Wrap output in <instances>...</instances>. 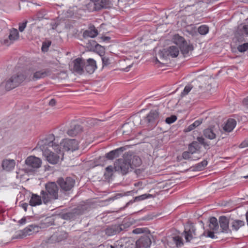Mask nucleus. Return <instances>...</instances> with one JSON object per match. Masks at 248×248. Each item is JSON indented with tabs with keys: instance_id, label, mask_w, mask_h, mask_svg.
I'll return each instance as SVG.
<instances>
[{
	"instance_id": "7ed1b4c3",
	"label": "nucleus",
	"mask_w": 248,
	"mask_h": 248,
	"mask_svg": "<svg viewBox=\"0 0 248 248\" xmlns=\"http://www.w3.org/2000/svg\"><path fill=\"white\" fill-rule=\"evenodd\" d=\"M131 225L130 222L124 220L121 224L108 226L104 232L107 235L111 236L127 231Z\"/></svg>"
},
{
	"instance_id": "423d86ee",
	"label": "nucleus",
	"mask_w": 248,
	"mask_h": 248,
	"mask_svg": "<svg viewBox=\"0 0 248 248\" xmlns=\"http://www.w3.org/2000/svg\"><path fill=\"white\" fill-rule=\"evenodd\" d=\"M158 110H151L141 121L143 124L148 126H155L159 121Z\"/></svg>"
},
{
	"instance_id": "052dcab7",
	"label": "nucleus",
	"mask_w": 248,
	"mask_h": 248,
	"mask_svg": "<svg viewBox=\"0 0 248 248\" xmlns=\"http://www.w3.org/2000/svg\"><path fill=\"white\" fill-rule=\"evenodd\" d=\"M43 16V15L42 13V12H39L37 13L36 16L34 17V19L36 20L37 19L42 18Z\"/></svg>"
},
{
	"instance_id": "13d9d810",
	"label": "nucleus",
	"mask_w": 248,
	"mask_h": 248,
	"mask_svg": "<svg viewBox=\"0 0 248 248\" xmlns=\"http://www.w3.org/2000/svg\"><path fill=\"white\" fill-rule=\"evenodd\" d=\"M243 104L244 106L248 108V96L243 99Z\"/></svg>"
},
{
	"instance_id": "a18cd8bd",
	"label": "nucleus",
	"mask_w": 248,
	"mask_h": 248,
	"mask_svg": "<svg viewBox=\"0 0 248 248\" xmlns=\"http://www.w3.org/2000/svg\"><path fill=\"white\" fill-rule=\"evenodd\" d=\"M51 44V42L49 40L43 42L41 48L42 51L46 52L48 50V47L50 46Z\"/></svg>"
},
{
	"instance_id": "4c0bfd02",
	"label": "nucleus",
	"mask_w": 248,
	"mask_h": 248,
	"mask_svg": "<svg viewBox=\"0 0 248 248\" xmlns=\"http://www.w3.org/2000/svg\"><path fill=\"white\" fill-rule=\"evenodd\" d=\"M114 169V167L111 165L106 168L104 174L105 179H109L112 176Z\"/></svg>"
},
{
	"instance_id": "3c124183",
	"label": "nucleus",
	"mask_w": 248,
	"mask_h": 248,
	"mask_svg": "<svg viewBox=\"0 0 248 248\" xmlns=\"http://www.w3.org/2000/svg\"><path fill=\"white\" fill-rule=\"evenodd\" d=\"M240 148H244L248 147V138L245 139L242 143L239 145Z\"/></svg>"
},
{
	"instance_id": "4d7b16f0",
	"label": "nucleus",
	"mask_w": 248,
	"mask_h": 248,
	"mask_svg": "<svg viewBox=\"0 0 248 248\" xmlns=\"http://www.w3.org/2000/svg\"><path fill=\"white\" fill-rule=\"evenodd\" d=\"M207 236L210 237L211 238H215V235H214V232L211 231H208Z\"/></svg>"
},
{
	"instance_id": "f3484780",
	"label": "nucleus",
	"mask_w": 248,
	"mask_h": 248,
	"mask_svg": "<svg viewBox=\"0 0 248 248\" xmlns=\"http://www.w3.org/2000/svg\"><path fill=\"white\" fill-rule=\"evenodd\" d=\"M73 71L81 75L84 72V64L85 61L81 58H78L73 61Z\"/></svg>"
},
{
	"instance_id": "6e6552de",
	"label": "nucleus",
	"mask_w": 248,
	"mask_h": 248,
	"mask_svg": "<svg viewBox=\"0 0 248 248\" xmlns=\"http://www.w3.org/2000/svg\"><path fill=\"white\" fill-rule=\"evenodd\" d=\"M57 182L61 188V191H64L70 190L75 184V179L70 177H67L65 179L60 178Z\"/></svg>"
},
{
	"instance_id": "f03ea898",
	"label": "nucleus",
	"mask_w": 248,
	"mask_h": 248,
	"mask_svg": "<svg viewBox=\"0 0 248 248\" xmlns=\"http://www.w3.org/2000/svg\"><path fill=\"white\" fill-rule=\"evenodd\" d=\"M37 145L42 152L46 150H49L48 148L51 147L57 154L62 155L63 154L61 153L59 143L56 141L55 136L52 134H49L44 139L39 141Z\"/></svg>"
},
{
	"instance_id": "e2e57ef3",
	"label": "nucleus",
	"mask_w": 248,
	"mask_h": 248,
	"mask_svg": "<svg viewBox=\"0 0 248 248\" xmlns=\"http://www.w3.org/2000/svg\"><path fill=\"white\" fill-rule=\"evenodd\" d=\"M243 29L244 31L245 32L248 34V25H245L243 26Z\"/></svg>"
},
{
	"instance_id": "680f3d73",
	"label": "nucleus",
	"mask_w": 248,
	"mask_h": 248,
	"mask_svg": "<svg viewBox=\"0 0 248 248\" xmlns=\"http://www.w3.org/2000/svg\"><path fill=\"white\" fill-rule=\"evenodd\" d=\"M56 104V100L54 99H51L49 102V105L50 106H54Z\"/></svg>"
},
{
	"instance_id": "0e129e2a",
	"label": "nucleus",
	"mask_w": 248,
	"mask_h": 248,
	"mask_svg": "<svg viewBox=\"0 0 248 248\" xmlns=\"http://www.w3.org/2000/svg\"><path fill=\"white\" fill-rule=\"evenodd\" d=\"M28 206V204L27 203H24L22 204V207L24 209L25 211H27Z\"/></svg>"
},
{
	"instance_id": "864d4df0",
	"label": "nucleus",
	"mask_w": 248,
	"mask_h": 248,
	"mask_svg": "<svg viewBox=\"0 0 248 248\" xmlns=\"http://www.w3.org/2000/svg\"><path fill=\"white\" fill-rule=\"evenodd\" d=\"M191 153L188 151H185L182 154V157L185 159H188L191 158Z\"/></svg>"
},
{
	"instance_id": "c85d7f7f",
	"label": "nucleus",
	"mask_w": 248,
	"mask_h": 248,
	"mask_svg": "<svg viewBox=\"0 0 248 248\" xmlns=\"http://www.w3.org/2000/svg\"><path fill=\"white\" fill-rule=\"evenodd\" d=\"M98 34V31L94 26H91L89 30L85 31L83 33V37L84 38L91 37L94 38Z\"/></svg>"
},
{
	"instance_id": "2f4dec72",
	"label": "nucleus",
	"mask_w": 248,
	"mask_h": 248,
	"mask_svg": "<svg viewBox=\"0 0 248 248\" xmlns=\"http://www.w3.org/2000/svg\"><path fill=\"white\" fill-rule=\"evenodd\" d=\"M41 198V196L36 194H32L29 202V204L31 206H35L41 204L42 202Z\"/></svg>"
},
{
	"instance_id": "f257e3e1",
	"label": "nucleus",
	"mask_w": 248,
	"mask_h": 248,
	"mask_svg": "<svg viewBox=\"0 0 248 248\" xmlns=\"http://www.w3.org/2000/svg\"><path fill=\"white\" fill-rule=\"evenodd\" d=\"M45 190H42L41 194L45 204L61 198L59 187L55 182H48L45 185Z\"/></svg>"
},
{
	"instance_id": "ea45409f",
	"label": "nucleus",
	"mask_w": 248,
	"mask_h": 248,
	"mask_svg": "<svg viewBox=\"0 0 248 248\" xmlns=\"http://www.w3.org/2000/svg\"><path fill=\"white\" fill-rule=\"evenodd\" d=\"M202 119H199L195 121L193 124H190L186 128V132L190 131L200 125L202 123Z\"/></svg>"
},
{
	"instance_id": "0eeeda50",
	"label": "nucleus",
	"mask_w": 248,
	"mask_h": 248,
	"mask_svg": "<svg viewBox=\"0 0 248 248\" xmlns=\"http://www.w3.org/2000/svg\"><path fill=\"white\" fill-rule=\"evenodd\" d=\"M86 210V206H79L70 212L62 214V217L66 220L74 219L77 216L83 214Z\"/></svg>"
},
{
	"instance_id": "2eb2a0df",
	"label": "nucleus",
	"mask_w": 248,
	"mask_h": 248,
	"mask_svg": "<svg viewBox=\"0 0 248 248\" xmlns=\"http://www.w3.org/2000/svg\"><path fill=\"white\" fill-rule=\"evenodd\" d=\"M185 239L186 242H189L194 238L197 237L196 228L193 224L187 225L185 229Z\"/></svg>"
},
{
	"instance_id": "338daca9",
	"label": "nucleus",
	"mask_w": 248,
	"mask_h": 248,
	"mask_svg": "<svg viewBox=\"0 0 248 248\" xmlns=\"http://www.w3.org/2000/svg\"><path fill=\"white\" fill-rule=\"evenodd\" d=\"M132 67V65H130L129 66H128L127 67H126L125 68V71H128L130 69V68Z\"/></svg>"
},
{
	"instance_id": "69168bd1",
	"label": "nucleus",
	"mask_w": 248,
	"mask_h": 248,
	"mask_svg": "<svg viewBox=\"0 0 248 248\" xmlns=\"http://www.w3.org/2000/svg\"><path fill=\"white\" fill-rule=\"evenodd\" d=\"M52 25V29L54 30L57 27V24H56L55 23L53 24H51Z\"/></svg>"
},
{
	"instance_id": "1a4fd4ad",
	"label": "nucleus",
	"mask_w": 248,
	"mask_h": 248,
	"mask_svg": "<svg viewBox=\"0 0 248 248\" xmlns=\"http://www.w3.org/2000/svg\"><path fill=\"white\" fill-rule=\"evenodd\" d=\"M25 164L28 167L27 169L29 171H33L41 167L42 160L35 156H30L26 158Z\"/></svg>"
},
{
	"instance_id": "473e14b6",
	"label": "nucleus",
	"mask_w": 248,
	"mask_h": 248,
	"mask_svg": "<svg viewBox=\"0 0 248 248\" xmlns=\"http://www.w3.org/2000/svg\"><path fill=\"white\" fill-rule=\"evenodd\" d=\"M82 130V127L79 124L75 125L74 127H71L67 132V134L70 136H75L78 133H80Z\"/></svg>"
},
{
	"instance_id": "58836bf2",
	"label": "nucleus",
	"mask_w": 248,
	"mask_h": 248,
	"mask_svg": "<svg viewBox=\"0 0 248 248\" xmlns=\"http://www.w3.org/2000/svg\"><path fill=\"white\" fill-rule=\"evenodd\" d=\"M208 162L206 160H203L202 162L196 164L194 166V170L197 171H201L204 170L207 165Z\"/></svg>"
},
{
	"instance_id": "8fccbe9b",
	"label": "nucleus",
	"mask_w": 248,
	"mask_h": 248,
	"mask_svg": "<svg viewBox=\"0 0 248 248\" xmlns=\"http://www.w3.org/2000/svg\"><path fill=\"white\" fill-rule=\"evenodd\" d=\"M27 23H28V21L27 20H25V21H24L22 23H19L18 30L20 32H22V31H24V29L26 27Z\"/></svg>"
},
{
	"instance_id": "bf43d9fd",
	"label": "nucleus",
	"mask_w": 248,
	"mask_h": 248,
	"mask_svg": "<svg viewBox=\"0 0 248 248\" xmlns=\"http://www.w3.org/2000/svg\"><path fill=\"white\" fill-rule=\"evenodd\" d=\"M26 218L25 217H24L23 218H22L20 220H19L18 222V223L21 225H24L26 223Z\"/></svg>"
},
{
	"instance_id": "72a5a7b5",
	"label": "nucleus",
	"mask_w": 248,
	"mask_h": 248,
	"mask_svg": "<svg viewBox=\"0 0 248 248\" xmlns=\"http://www.w3.org/2000/svg\"><path fill=\"white\" fill-rule=\"evenodd\" d=\"M209 227L210 230L213 231L215 232H217L218 229V223L217 220L215 217H211L209 219Z\"/></svg>"
},
{
	"instance_id": "9d476101",
	"label": "nucleus",
	"mask_w": 248,
	"mask_h": 248,
	"mask_svg": "<svg viewBox=\"0 0 248 248\" xmlns=\"http://www.w3.org/2000/svg\"><path fill=\"white\" fill-rule=\"evenodd\" d=\"M20 78L17 73L14 74L3 83L7 91L11 90L18 87L21 83Z\"/></svg>"
},
{
	"instance_id": "37998d69",
	"label": "nucleus",
	"mask_w": 248,
	"mask_h": 248,
	"mask_svg": "<svg viewBox=\"0 0 248 248\" xmlns=\"http://www.w3.org/2000/svg\"><path fill=\"white\" fill-rule=\"evenodd\" d=\"M192 89L193 86L191 84H187L185 86L183 91L181 93V95L184 96L187 95Z\"/></svg>"
},
{
	"instance_id": "e433bc0d",
	"label": "nucleus",
	"mask_w": 248,
	"mask_h": 248,
	"mask_svg": "<svg viewBox=\"0 0 248 248\" xmlns=\"http://www.w3.org/2000/svg\"><path fill=\"white\" fill-rule=\"evenodd\" d=\"M92 43L93 45H94L95 46V48L97 53H98L101 57L104 56L105 53V48L103 46L99 45L98 44L96 43L94 41H93Z\"/></svg>"
},
{
	"instance_id": "79ce46f5",
	"label": "nucleus",
	"mask_w": 248,
	"mask_h": 248,
	"mask_svg": "<svg viewBox=\"0 0 248 248\" xmlns=\"http://www.w3.org/2000/svg\"><path fill=\"white\" fill-rule=\"evenodd\" d=\"M172 241L174 243L177 247H181L183 245L182 239L179 236L172 237Z\"/></svg>"
},
{
	"instance_id": "aec40b11",
	"label": "nucleus",
	"mask_w": 248,
	"mask_h": 248,
	"mask_svg": "<svg viewBox=\"0 0 248 248\" xmlns=\"http://www.w3.org/2000/svg\"><path fill=\"white\" fill-rule=\"evenodd\" d=\"M33 81H36L49 76L50 75V71L47 69L37 71L33 68Z\"/></svg>"
},
{
	"instance_id": "412c9836",
	"label": "nucleus",
	"mask_w": 248,
	"mask_h": 248,
	"mask_svg": "<svg viewBox=\"0 0 248 248\" xmlns=\"http://www.w3.org/2000/svg\"><path fill=\"white\" fill-rule=\"evenodd\" d=\"M125 150V148L124 147L118 148L106 154L103 158L105 157L108 160H113L119 157Z\"/></svg>"
},
{
	"instance_id": "49530a36",
	"label": "nucleus",
	"mask_w": 248,
	"mask_h": 248,
	"mask_svg": "<svg viewBox=\"0 0 248 248\" xmlns=\"http://www.w3.org/2000/svg\"><path fill=\"white\" fill-rule=\"evenodd\" d=\"M238 50L240 52H244L248 49V43H245L239 45L237 47Z\"/></svg>"
},
{
	"instance_id": "c9c22d12",
	"label": "nucleus",
	"mask_w": 248,
	"mask_h": 248,
	"mask_svg": "<svg viewBox=\"0 0 248 248\" xmlns=\"http://www.w3.org/2000/svg\"><path fill=\"white\" fill-rule=\"evenodd\" d=\"M172 41L174 44L177 46H179V47L180 46L185 43V42H186V40L183 37L181 36L178 34H175L173 35L172 38Z\"/></svg>"
},
{
	"instance_id": "c03bdc74",
	"label": "nucleus",
	"mask_w": 248,
	"mask_h": 248,
	"mask_svg": "<svg viewBox=\"0 0 248 248\" xmlns=\"http://www.w3.org/2000/svg\"><path fill=\"white\" fill-rule=\"evenodd\" d=\"M149 230L145 228H137L132 231V233L134 234H140L142 233H146Z\"/></svg>"
},
{
	"instance_id": "bb28decb",
	"label": "nucleus",
	"mask_w": 248,
	"mask_h": 248,
	"mask_svg": "<svg viewBox=\"0 0 248 248\" xmlns=\"http://www.w3.org/2000/svg\"><path fill=\"white\" fill-rule=\"evenodd\" d=\"M15 166V161L13 159H4L2 162L3 169L7 171H11Z\"/></svg>"
},
{
	"instance_id": "f704fd0d",
	"label": "nucleus",
	"mask_w": 248,
	"mask_h": 248,
	"mask_svg": "<svg viewBox=\"0 0 248 248\" xmlns=\"http://www.w3.org/2000/svg\"><path fill=\"white\" fill-rule=\"evenodd\" d=\"M245 225V222L244 221L235 219L233 220L231 223V227L232 230L233 231H237L239 228Z\"/></svg>"
},
{
	"instance_id": "a878e982",
	"label": "nucleus",
	"mask_w": 248,
	"mask_h": 248,
	"mask_svg": "<svg viewBox=\"0 0 248 248\" xmlns=\"http://www.w3.org/2000/svg\"><path fill=\"white\" fill-rule=\"evenodd\" d=\"M203 136L210 140H214L217 137L216 129L214 127H210L203 131Z\"/></svg>"
},
{
	"instance_id": "603ef678",
	"label": "nucleus",
	"mask_w": 248,
	"mask_h": 248,
	"mask_svg": "<svg viewBox=\"0 0 248 248\" xmlns=\"http://www.w3.org/2000/svg\"><path fill=\"white\" fill-rule=\"evenodd\" d=\"M240 148H244L248 147V138L245 139L242 143L239 145Z\"/></svg>"
},
{
	"instance_id": "39448f33",
	"label": "nucleus",
	"mask_w": 248,
	"mask_h": 248,
	"mask_svg": "<svg viewBox=\"0 0 248 248\" xmlns=\"http://www.w3.org/2000/svg\"><path fill=\"white\" fill-rule=\"evenodd\" d=\"M39 226L37 225H30L23 230L17 232L13 236V239L22 238L27 235L36 233L39 231Z\"/></svg>"
},
{
	"instance_id": "6ab92c4d",
	"label": "nucleus",
	"mask_w": 248,
	"mask_h": 248,
	"mask_svg": "<svg viewBox=\"0 0 248 248\" xmlns=\"http://www.w3.org/2000/svg\"><path fill=\"white\" fill-rule=\"evenodd\" d=\"M197 141H193L190 144L192 145L197 151L199 150L201 147L199 144L203 145L205 149H209L210 147V144L208 141L202 137H198L197 138Z\"/></svg>"
},
{
	"instance_id": "5701e85b",
	"label": "nucleus",
	"mask_w": 248,
	"mask_h": 248,
	"mask_svg": "<svg viewBox=\"0 0 248 248\" xmlns=\"http://www.w3.org/2000/svg\"><path fill=\"white\" fill-rule=\"evenodd\" d=\"M96 68V62L93 59H89L87 62H85L83 67L84 71H85L87 73L91 74L94 71Z\"/></svg>"
},
{
	"instance_id": "774afa93",
	"label": "nucleus",
	"mask_w": 248,
	"mask_h": 248,
	"mask_svg": "<svg viewBox=\"0 0 248 248\" xmlns=\"http://www.w3.org/2000/svg\"><path fill=\"white\" fill-rule=\"evenodd\" d=\"M3 35H4V33L3 32V31H0V40H2V37Z\"/></svg>"
},
{
	"instance_id": "09e8293b",
	"label": "nucleus",
	"mask_w": 248,
	"mask_h": 248,
	"mask_svg": "<svg viewBox=\"0 0 248 248\" xmlns=\"http://www.w3.org/2000/svg\"><path fill=\"white\" fill-rule=\"evenodd\" d=\"M177 120V117L175 115H171L170 117H167L165 122L168 124H170L174 123Z\"/></svg>"
},
{
	"instance_id": "5fc2aeb1",
	"label": "nucleus",
	"mask_w": 248,
	"mask_h": 248,
	"mask_svg": "<svg viewBox=\"0 0 248 248\" xmlns=\"http://www.w3.org/2000/svg\"><path fill=\"white\" fill-rule=\"evenodd\" d=\"M197 151V150L196 149H195V148L192 145H191V144L190 143L189 145H188V152H189L190 153H191V154H193L194 153H196Z\"/></svg>"
},
{
	"instance_id": "9b49d317",
	"label": "nucleus",
	"mask_w": 248,
	"mask_h": 248,
	"mask_svg": "<svg viewBox=\"0 0 248 248\" xmlns=\"http://www.w3.org/2000/svg\"><path fill=\"white\" fill-rule=\"evenodd\" d=\"M61 146L65 151L73 152L78 149V143L75 139H65L61 142Z\"/></svg>"
},
{
	"instance_id": "7c9ffc66",
	"label": "nucleus",
	"mask_w": 248,
	"mask_h": 248,
	"mask_svg": "<svg viewBox=\"0 0 248 248\" xmlns=\"http://www.w3.org/2000/svg\"><path fill=\"white\" fill-rule=\"evenodd\" d=\"M236 124V121L233 119H229L223 129L225 132H230L235 127Z\"/></svg>"
},
{
	"instance_id": "dca6fc26",
	"label": "nucleus",
	"mask_w": 248,
	"mask_h": 248,
	"mask_svg": "<svg viewBox=\"0 0 248 248\" xmlns=\"http://www.w3.org/2000/svg\"><path fill=\"white\" fill-rule=\"evenodd\" d=\"M218 221L220 225V227L221 229L220 232L223 233H231L232 230L229 229V218L224 216H220L219 217Z\"/></svg>"
},
{
	"instance_id": "20e7f679",
	"label": "nucleus",
	"mask_w": 248,
	"mask_h": 248,
	"mask_svg": "<svg viewBox=\"0 0 248 248\" xmlns=\"http://www.w3.org/2000/svg\"><path fill=\"white\" fill-rule=\"evenodd\" d=\"M126 154L123 158L117 159L114 163V168L115 171L122 175L126 174L131 170V165L128 161Z\"/></svg>"
},
{
	"instance_id": "4be33fe9",
	"label": "nucleus",
	"mask_w": 248,
	"mask_h": 248,
	"mask_svg": "<svg viewBox=\"0 0 248 248\" xmlns=\"http://www.w3.org/2000/svg\"><path fill=\"white\" fill-rule=\"evenodd\" d=\"M179 48L183 56L186 57L190 56V53L193 50L194 47L192 44H188L186 41L180 46Z\"/></svg>"
},
{
	"instance_id": "4468645a",
	"label": "nucleus",
	"mask_w": 248,
	"mask_h": 248,
	"mask_svg": "<svg viewBox=\"0 0 248 248\" xmlns=\"http://www.w3.org/2000/svg\"><path fill=\"white\" fill-rule=\"evenodd\" d=\"M20 80L22 83L24 81L30 82L33 81V68L25 69L17 73Z\"/></svg>"
},
{
	"instance_id": "ddd939ff",
	"label": "nucleus",
	"mask_w": 248,
	"mask_h": 248,
	"mask_svg": "<svg viewBox=\"0 0 248 248\" xmlns=\"http://www.w3.org/2000/svg\"><path fill=\"white\" fill-rule=\"evenodd\" d=\"M43 155L50 164H56L59 161L60 155L55 154L50 150H46L43 152Z\"/></svg>"
},
{
	"instance_id": "c756f323",
	"label": "nucleus",
	"mask_w": 248,
	"mask_h": 248,
	"mask_svg": "<svg viewBox=\"0 0 248 248\" xmlns=\"http://www.w3.org/2000/svg\"><path fill=\"white\" fill-rule=\"evenodd\" d=\"M67 237L68 234L66 232L64 231H61L54 233L51 236V238L56 242H59L66 239Z\"/></svg>"
},
{
	"instance_id": "cd10ccee",
	"label": "nucleus",
	"mask_w": 248,
	"mask_h": 248,
	"mask_svg": "<svg viewBox=\"0 0 248 248\" xmlns=\"http://www.w3.org/2000/svg\"><path fill=\"white\" fill-rule=\"evenodd\" d=\"M152 197H153V195L150 194H144L140 196L135 197L133 200H130L128 202H127L126 203L125 206L123 208L124 209L125 208L128 207L130 204H132L134 202L141 201L146 199L150 198Z\"/></svg>"
},
{
	"instance_id": "393cba45",
	"label": "nucleus",
	"mask_w": 248,
	"mask_h": 248,
	"mask_svg": "<svg viewBox=\"0 0 248 248\" xmlns=\"http://www.w3.org/2000/svg\"><path fill=\"white\" fill-rule=\"evenodd\" d=\"M165 54L171 57L172 58H175L177 57L179 54V48L176 46H171L166 49H164Z\"/></svg>"
},
{
	"instance_id": "b1692460",
	"label": "nucleus",
	"mask_w": 248,
	"mask_h": 248,
	"mask_svg": "<svg viewBox=\"0 0 248 248\" xmlns=\"http://www.w3.org/2000/svg\"><path fill=\"white\" fill-rule=\"evenodd\" d=\"M94 3V8L96 11H99L102 8H107L108 5L109 0H91Z\"/></svg>"
},
{
	"instance_id": "a19ab883",
	"label": "nucleus",
	"mask_w": 248,
	"mask_h": 248,
	"mask_svg": "<svg viewBox=\"0 0 248 248\" xmlns=\"http://www.w3.org/2000/svg\"><path fill=\"white\" fill-rule=\"evenodd\" d=\"M198 31L200 34L204 35L208 32L209 28L207 25H202L198 28Z\"/></svg>"
},
{
	"instance_id": "6e6d98bb",
	"label": "nucleus",
	"mask_w": 248,
	"mask_h": 248,
	"mask_svg": "<svg viewBox=\"0 0 248 248\" xmlns=\"http://www.w3.org/2000/svg\"><path fill=\"white\" fill-rule=\"evenodd\" d=\"M133 192V191L131 190V191H127L126 192L124 193L118 194L116 195V197H117V198H119L120 197H122L124 196H128Z\"/></svg>"
},
{
	"instance_id": "de8ad7c7",
	"label": "nucleus",
	"mask_w": 248,
	"mask_h": 248,
	"mask_svg": "<svg viewBox=\"0 0 248 248\" xmlns=\"http://www.w3.org/2000/svg\"><path fill=\"white\" fill-rule=\"evenodd\" d=\"M101 57L102 61L103 67L108 66L110 64V61L108 57L105 56L104 55Z\"/></svg>"
},
{
	"instance_id": "a211bd4d",
	"label": "nucleus",
	"mask_w": 248,
	"mask_h": 248,
	"mask_svg": "<svg viewBox=\"0 0 248 248\" xmlns=\"http://www.w3.org/2000/svg\"><path fill=\"white\" fill-rule=\"evenodd\" d=\"M126 155L131 165V169L139 167L141 164V160L139 156L131 153H127Z\"/></svg>"
},
{
	"instance_id": "f8f14e48",
	"label": "nucleus",
	"mask_w": 248,
	"mask_h": 248,
	"mask_svg": "<svg viewBox=\"0 0 248 248\" xmlns=\"http://www.w3.org/2000/svg\"><path fill=\"white\" fill-rule=\"evenodd\" d=\"M19 37V33L17 30L13 29L11 30L8 39L5 38L3 40H0V45L9 46L14 41L17 39Z\"/></svg>"
}]
</instances>
